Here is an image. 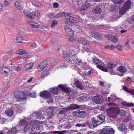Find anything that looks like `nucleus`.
<instances>
[{
    "instance_id": "1",
    "label": "nucleus",
    "mask_w": 134,
    "mask_h": 134,
    "mask_svg": "<svg viewBox=\"0 0 134 134\" xmlns=\"http://www.w3.org/2000/svg\"><path fill=\"white\" fill-rule=\"evenodd\" d=\"M26 121L24 119H22L20 121V124L24 126V130L25 133L28 132L30 134H35V131H34L33 127L34 125L32 124V122H30L26 123Z\"/></svg>"
},
{
    "instance_id": "2",
    "label": "nucleus",
    "mask_w": 134,
    "mask_h": 134,
    "mask_svg": "<svg viewBox=\"0 0 134 134\" xmlns=\"http://www.w3.org/2000/svg\"><path fill=\"white\" fill-rule=\"evenodd\" d=\"M40 95L41 97L48 100L47 102L48 104L53 103V98L51 96L50 93L48 91H45L41 92L40 93Z\"/></svg>"
},
{
    "instance_id": "3",
    "label": "nucleus",
    "mask_w": 134,
    "mask_h": 134,
    "mask_svg": "<svg viewBox=\"0 0 134 134\" xmlns=\"http://www.w3.org/2000/svg\"><path fill=\"white\" fill-rule=\"evenodd\" d=\"M93 60L94 63L96 65L97 68L100 69L101 70L107 72L108 69L104 67V63L99 59L95 58L93 59Z\"/></svg>"
},
{
    "instance_id": "4",
    "label": "nucleus",
    "mask_w": 134,
    "mask_h": 134,
    "mask_svg": "<svg viewBox=\"0 0 134 134\" xmlns=\"http://www.w3.org/2000/svg\"><path fill=\"white\" fill-rule=\"evenodd\" d=\"M108 115L110 118H114L116 117L117 115V109L112 107L109 109L107 110Z\"/></svg>"
},
{
    "instance_id": "5",
    "label": "nucleus",
    "mask_w": 134,
    "mask_h": 134,
    "mask_svg": "<svg viewBox=\"0 0 134 134\" xmlns=\"http://www.w3.org/2000/svg\"><path fill=\"white\" fill-rule=\"evenodd\" d=\"M17 54H19V57L21 58H24L23 60L25 61L28 59L27 57L29 55V54L26 51L22 49L19 50L16 52Z\"/></svg>"
},
{
    "instance_id": "6",
    "label": "nucleus",
    "mask_w": 134,
    "mask_h": 134,
    "mask_svg": "<svg viewBox=\"0 0 134 134\" xmlns=\"http://www.w3.org/2000/svg\"><path fill=\"white\" fill-rule=\"evenodd\" d=\"M98 117V119L96 120L95 118L93 117L92 118L91 120L92 122L96 123L97 125H99L105 120V117L104 115L102 114L99 115Z\"/></svg>"
},
{
    "instance_id": "7",
    "label": "nucleus",
    "mask_w": 134,
    "mask_h": 134,
    "mask_svg": "<svg viewBox=\"0 0 134 134\" xmlns=\"http://www.w3.org/2000/svg\"><path fill=\"white\" fill-rule=\"evenodd\" d=\"M69 22L68 21L66 22L65 23L64 29L66 34L71 36L74 35V32L70 28L67 27L68 26Z\"/></svg>"
},
{
    "instance_id": "8",
    "label": "nucleus",
    "mask_w": 134,
    "mask_h": 134,
    "mask_svg": "<svg viewBox=\"0 0 134 134\" xmlns=\"http://www.w3.org/2000/svg\"><path fill=\"white\" fill-rule=\"evenodd\" d=\"M93 101L97 104H100L104 102V99L101 96H94L92 98Z\"/></svg>"
},
{
    "instance_id": "9",
    "label": "nucleus",
    "mask_w": 134,
    "mask_h": 134,
    "mask_svg": "<svg viewBox=\"0 0 134 134\" xmlns=\"http://www.w3.org/2000/svg\"><path fill=\"white\" fill-rule=\"evenodd\" d=\"M108 68L109 70L111 72L113 73V74L115 73V72L114 71L115 70L116 64L112 63H108L105 66Z\"/></svg>"
},
{
    "instance_id": "10",
    "label": "nucleus",
    "mask_w": 134,
    "mask_h": 134,
    "mask_svg": "<svg viewBox=\"0 0 134 134\" xmlns=\"http://www.w3.org/2000/svg\"><path fill=\"white\" fill-rule=\"evenodd\" d=\"M114 132V130L112 129H104L100 132V134H113Z\"/></svg>"
},
{
    "instance_id": "11",
    "label": "nucleus",
    "mask_w": 134,
    "mask_h": 134,
    "mask_svg": "<svg viewBox=\"0 0 134 134\" xmlns=\"http://www.w3.org/2000/svg\"><path fill=\"white\" fill-rule=\"evenodd\" d=\"M48 62L46 60H44L42 61L37 67L38 71H41L44 69L47 65Z\"/></svg>"
},
{
    "instance_id": "12",
    "label": "nucleus",
    "mask_w": 134,
    "mask_h": 134,
    "mask_svg": "<svg viewBox=\"0 0 134 134\" xmlns=\"http://www.w3.org/2000/svg\"><path fill=\"white\" fill-rule=\"evenodd\" d=\"M23 13L24 15L28 18L31 19H33L34 18L35 15L33 13L30 12L29 11L25 10L23 11Z\"/></svg>"
},
{
    "instance_id": "13",
    "label": "nucleus",
    "mask_w": 134,
    "mask_h": 134,
    "mask_svg": "<svg viewBox=\"0 0 134 134\" xmlns=\"http://www.w3.org/2000/svg\"><path fill=\"white\" fill-rule=\"evenodd\" d=\"M90 34L92 37L97 39H98L101 37V35L96 31H91L90 32Z\"/></svg>"
},
{
    "instance_id": "14",
    "label": "nucleus",
    "mask_w": 134,
    "mask_h": 134,
    "mask_svg": "<svg viewBox=\"0 0 134 134\" xmlns=\"http://www.w3.org/2000/svg\"><path fill=\"white\" fill-rule=\"evenodd\" d=\"M48 110L47 115V119L51 118L52 116L53 115V113L54 112V109L52 107H49Z\"/></svg>"
},
{
    "instance_id": "15",
    "label": "nucleus",
    "mask_w": 134,
    "mask_h": 134,
    "mask_svg": "<svg viewBox=\"0 0 134 134\" xmlns=\"http://www.w3.org/2000/svg\"><path fill=\"white\" fill-rule=\"evenodd\" d=\"M19 93H14L13 94V96L16 98H18L20 100H23L25 99L26 98V96L25 95H22L21 96L19 95Z\"/></svg>"
},
{
    "instance_id": "16",
    "label": "nucleus",
    "mask_w": 134,
    "mask_h": 134,
    "mask_svg": "<svg viewBox=\"0 0 134 134\" xmlns=\"http://www.w3.org/2000/svg\"><path fill=\"white\" fill-rule=\"evenodd\" d=\"M78 42L83 45L87 44L89 43L90 42L89 41L83 38H81L78 40Z\"/></svg>"
},
{
    "instance_id": "17",
    "label": "nucleus",
    "mask_w": 134,
    "mask_h": 134,
    "mask_svg": "<svg viewBox=\"0 0 134 134\" xmlns=\"http://www.w3.org/2000/svg\"><path fill=\"white\" fill-rule=\"evenodd\" d=\"M34 66V64L32 62L29 63L25 65L23 67V69L26 70L28 69H31Z\"/></svg>"
},
{
    "instance_id": "18",
    "label": "nucleus",
    "mask_w": 134,
    "mask_h": 134,
    "mask_svg": "<svg viewBox=\"0 0 134 134\" xmlns=\"http://www.w3.org/2000/svg\"><path fill=\"white\" fill-rule=\"evenodd\" d=\"M18 131L15 127L10 129L7 131V134H15L17 133Z\"/></svg>"
},
{
    "instance_id": "19",
    "label": "nucleus",
    "mask_w": 134,
    "mask_h": 134,
    "mask_svg": "<svg viewBox=\"0 0 134 134\" xmlns=\"http://www.w3.org/2000/svg\"><path fill=\"white\" fill-rule=\"evenodd\" d=\"M72 58L74 62L77 64H81V60L78 59L76 55H73Z\"/></svg>"
},
{
    "instance_id": "20",
    "label": "nucleus",
    "mask_w": 134,
    "mask_h": 134,
    "mask_svg": "<svg viewBox=\"0 0 134 134\" xmlns=\"http://www.w3.org/2000/svg\"><path fill=\"white\" fill-rule=\"evenodd\" d=\"M70 15H66L65 16V19L70 22H71L72 23H74L76 21L75 19L73 17H72L71 16H70Z\"/></svg>"
},
{
    "instance_id": "21",
    "label": "nucleus",
    "mask_w": 134,
    "mask_h": 134,
    "mask_svg": "<svg viewBox=\"0 0 134 134\" xmlns=\"http://www.w3.org/2000/svg\"><path fill=\"white\" fill-rule=\"evenodd\" d=\"M71 14L70 13H67L65 12H60L57 14L55 16V18H57L62 17L63 15H65V16L66 15H70Z\"/></svg>"
},
{
    "instance_id": "22",
    "label": "nucleus",
    "mask_w": 134,
    "mask_h": 134,
    "mask_svg": "<svg viewBox=\"0 0 134 134\" xmlns=\"http://www.w3.org/2000/svg\"><path fill=\"white\" fill-rule=\"evenodd\" d=\"M59 88L58 87H53L50 88V91L53 94H57L59 90Z\"/></svg>"
},
{
    "instance_id": "23",
    "label": "nucleus",
    "mask_w": 134,
    "mask_h": 134,
    "mask_svg": "<svg viewBox=\"0 0 134 134\" xmlns=\"http://www.w3.org/2000/svg\"><path fill=\"white\" fill-rule=\"evenodd\" d=\"M14 113L13 110L12 108L7 109L5 111V114L7 116L11 117L12 116Z\"/></svg>"
},
{
    "instance_id": "24",
    "label": "nucleus",
    "mask_w": 134,
    "mask_h": 134,
    "mask_svg": "<svg viewBox=\"0 0 134 134\" xmlns=\"http://www.w3.org/2000/svg\"><path fill=\"white\" fill-rule=\"evenodd\" d=\"M131 2L130 0H128L125 2L123 6L127 10L130 7Z\"/></svg>"
},
{
    "instance_id": "25",
    "label": "nucleus",
    "mask_w": 134,
    "mask_h": 134,
    "mask_svg": "<svg viewBox=\"0 0 134 134\" xmlns=\"http://www.w3.org/2000/svg\"><path fill=\"white\" fill-rule=\"evenodd\" d=\"M58 86L62 90L64 91L67 93H70L71 92V90L69 89L65 88L64 86L62 85H58Z\"/></svg>"
},
{
    "instance_id": "26",
    "label": "nucleus",
    "mask_w": 134,
    "mask_h": 134,
    "mask_svg": "<svg viewBox=\"0 0 134 134\" xmlns=\"http://www.w3.org/2000/svg\"><path fill=\"white\" fill-rule=\"evenodd\" d=\"M102 10V9L99 7H96L94 8L92 10L93 12L95 14H99L100 13Z\"/></svg>"
},
{
    "instance_id": "27",
    "label": "nucleus",
    "mask_w": 134,
    "mask_h": 134,
    "mask_svg": "<svg viewBox=\"0 0 134 134\" xmlns=\"http://www.w3.org/2000/svg\"><path fill=\"white\" fill-rule=\"evenodd\" d=\"M91 122H88L87 123L88 125L90 128H94L96 127L98 125H97L96 123H95L94 122H92V121Z\"/></svg>"
},
{
    "instance_id": "28",
    "label": "nucleus",
    "mask_w": 134,
    "mask_h": 134,
    "mask_svg": "<svg viewBox=\"0 0 134 134\" xmlns=\"http://www.w3.org/2000/svg\"><path fill=\"white\" fill-rule=\"evenodd\" d=\"M117 69L122 72H125L126 71V69L124 66H120Z\"/></svg>"
},
{
    "instance_id": "29",
    "label": "nucleus",
    "mask_w": 134,
    "mask_h": 134,
    "mask_svg": "<svg viewBox=\"0 0 134 134\" xmlns=\"http://www.w3.org/2000/svg\"><path fill=\"white\" fill-rule=\"evenodd\" d=\"M76 86L79 89L83 90L84 87L82 84H81L78 81H75V82Z\"/></svg>"
},
{
    "instance_id": "30",
    "label": "nucleus",
    "mask_w": 134,
    "mask_h": 134,
    "mask_svg": "<svg viewBox=\"0 0 134 134\" xmlns=\"http://www.w3.org/2000/svg\"><path fill=\"white\" fill-rule=\"evenodd\" d=\"M77 100L78 102H82L86 101L87 99L86 96H82L77 98Z\"/></svg>"
},
{
    "instance_id": "31",
    "label": "nucleus",
    "mask_w": 134,
    "mask_h": 134,
    "mask_svg": "<svg viewBox=\"0 0 134 134\" xmlns=\"http://www.w3.org/2000/svg\"><path fill=\"white\" fill-rule=\"evenodd\" d=\"M29 24L34 28H36L40 26L39 24L34 22H29Z\"/></svg>"
},
{
    "instance_id": "32",
    "label": "nucleus",
    "mask_w": 134,
    "mask_h": 134,
    "mask_svg": "<svg viewBox=\"0 0 134 134\" xmlns=\"http://www.w3.org/2000/svg\"><path fill=\"white\" fill-rule=\"evenodd\" d=\"M53 133L57 134H68L69 132L68 131L63 130L62 131H54Z\"/></svg>"
},
{
    "instance_id": "33",
    "label": "nucleus",
    "mask_w": 134,
    "mask_h": 134,
    "mask_svg": "<svg viewBox=\"0 0 134 134\" xmlns=\"http://www.w3.org/2000/svg\"><path fill=\"white\" fill-rule=\"evenodd\" d=\"M127 10L125 9L124 7L121 8L119 11V13L120 15H122L124 14Z\"/></svg>"
},
{
    "instance_id": "34",
    "label": "nucleus",
    "mask_w": 134,
    "mask_h": 134,
    "mask_svg": "<svg viewBox=\"0 0 134 134\" xmlns=\"http://www.w3.org/2000/svg\"><path fill=\"white\" fill-rule=\"evenodd\" d=\"M77 113L78 114H79L81 118L85 117L86 115V112L85 111H81L79 112H77Z\"/></svg>"
},
{
    "instance_id": "35",
    "label": "nucleus",
    "mask_w": 134,
    "mask_h": 134,
    "mask_svg": "<svg viewBox=\"0 0 134 134\" xmlns=\"http://www.w3.org/2000/svg\"><path fill=\"white\" fill-rule=\"evenodd\" d=\"M12 73V71L9 68L5 67L4 74H6L9 75L11 74Z\"/></svg>"
},
{
    "instance_id": "36",
    "label": "nucleus",
    "mask_w": 134,
    "mask_h": 134,
    "mask_svg": "<svg viewBox=\"0 0 134 134\" xmlns=\"http://www.w3.org/2000/svg\"><path fill=\"white\" fill-rule=\"evenodd\" d=\"M111 42L116 43L118 41V39L114 36H111L109 40Z\"/></svg>"
},
{
    "instance_id": "37",
    "label": "nucleus",
    "mask_w": 134,
    "mask_h": 134,
    "mask_svg": "<svg viewBox=\"0 0 134 134\" xmlns=\"http://www.w3.org/2000/svg\"><path fill=\"white\" fill-rule=\"evenodd\" d=\"M69 110L74 109L76 108H79L80 107V106L77 105L75 104H71L68 107Z\"/></svg>"
},
{
    "instance_id": "38",
    "label": "nucleus",
    "mask_w": 134,
    "mask_h": 134,
    "mask_svg": "<svg viewBox=\"0 0 134 134\" xmlns=\"http://www.w3.org/2000/svg\"><path fill=\"white\" fill-rule=\"evenodd\" d=\"M119 130L121 131H123L127 129V128L124 124H121L119 127H118Z\"/></svg>"
},
{
    "instance_id": "39",
    "label": "nucleus",
    "mask_w": 134,
    "mask_h": 134,
    "mask_svg": "<svg viewBox=\"0 0 134 134\" xmlns=\"http://www.w3.org/2000/svg\"><path fill=\"white\" fill-rule=\"evenodd\" d=\"M69 109L68 107L66 108L62 109L60 111L59 113L60 114H63L66 112L68 111H69Z\"/></svg>"
},
{
    "instance_id": "40",
    "label": "nucleus",
    "mask_w": 134,
    "mask_h": 134,
    "mask_svg": "<svg viewBox=\"0 0 134 134\" xmlns=\"http://www.w3.org/2000/svg\"><path fill=\"white\" fill-rule=\"evenodd\" d=\"M65 60L69 62H72V59L69 55H65V54H63Z\"/></svg>"
},
{
    "instance_id": "41",
    "label": "nucleus",
    "mask_w": 134,
    "mask_h": 134,
    "mask_svg": "<svg viewBox=\"0 0 134 134\" xmlns=\"http://www.w3.org/2000/svg\"><path fill=\"white\" fill-rule=\"evenodd\" d=\"M32 4L35 6L38 7H41L42 6V4L38 2H35L32 3Z\"/></svg>"
},
{
    "instance_id": "42",
    "label": "nucleus",
    "mask_w": 134,
    "mask_h": 134,
    "mask_svg": "<svg viewBox=\"0 0 134 134\" xmlns=\"http://www.w3.org/2000/svg\"><path fill=\"white\" fill-rule=\"evenodd\" d=\"M14 4L15 7L18 9L20 10H21L22 9L18 1L15 2Z\"/></svg>"
},
{
    "instance_id": "43",
    "label": "nucleus",
    "mask_w": 134,
    "mask_h": 134,
    "mask_svg": "<svg viewBox=\"0 0 134 134\" xmlns=\"http://www.w3.org/2000/svg\"><path fill=\"white\" fill-rule=\"evenodd\" d=\"M90 5L89 4L86 3L85 4L83 5L82 7L80 9L81 10H86L89 7Z\"/></svg>"
},
{
    "instance_id": "44",
    "label": "nucleus",
    "mask_w": 134,
    "mask_h": 134,
    "mask_svg": "<svg viewBox=\"0 0 134 134\" xmlns=\"http://www.w3.org/2000/svg\"><path fill=\"white\" fill-rule=\"evenodd\" d=\"M16 40L19 43L21 42L23 40L22 36H19L16 37Z\"/></svg>"
},
{
    "instance_id": "45",
    "label": "nucleus",
    "mask_w": 134,
    "mask_h": 134,
    "mask_svg": "<svg viewBox=\"0 0 134 134\" xmlns=\"http://www.w3.org/2000/svg\"><path fill=\"white\" fill-rule=\"evenodd\" d=\"M48 71L47 70H46L44 71L42 73L41 76L42 77H46L47 75H48L49 74Z\"/></svg>"
},
{
    "instance_id": "46",
    "label": "nucleus",
    "mask_w": 134,
    "mask_h": 134,
    "mask_svg": "<svg viewBox=\"0 0 134 134\" xmlns=\"http://www.w3.org/2000/svg\"><path fill=\"white\" fill-rule=\"evenodd\" d=\"M112 1L114 3L119 4L122 3V0H112Z\"/></svg>"
},
{
    "instance_id": "47",
    "label": "nucleus",
    "mask_w": 134,
    "mask_h": 134,
    "mask_svg": "<svg viewBox=\"0 0 134 134\" xmlns=\"http://www.w3.org/2000/svg\"><path fill=\"white\" fill-rule=\"evenodd\" d=\"M36 118L38 119H41L43 117L42 115L40 113H37L36 114Z\"/></svg>"
},
{
    "instance_id": "48",
    "label": "nucleus",
    "mask_w": 134,
    "mask_h": 134,
    "mask_svg": "<svg viewBox=\"0 0 134 134\" xmlns=\"http://www.w3.org/2000/svg\"><path fill=\"white\" fill-rule=\"evenodd\" d=\"M116 48L119 50L121 51L124 48V46L120 45H118L116 46Z\"/></svg>"
},
{
    "instance_id": "49",
    "label": "nucleus",
    "mask_w": 134,
    "mask_h": 134,
    "mask_svg": "<svg viewBox=\"0 0 134 134\" xmlns=\"http://www.w3.org/2000/svg\"><path fill=\"white\" fill-rule=\"evenodd\" d=\"M57 21L55 20H54L52 21L51 24V26L52 27H54L55 26L57 25Z\"/></svg>"
},
{
    "instance_id": "50",
    "label": "nucleus",
    "mask_w": 134,
    "mask_h": 134,
    "mask_svg": "<svg viewBox=\"0 0 134 134\" xmlns=\"http://www.w3.org/2000/svg\"><path fill=\"white\" fill-rule=\"evenodd\" d=\"M5 69V67L4 66L0 68V73L1 74H4Z\"/></svg>"
},
{
    "instance_id": "51",
    "label": "nucleus",
    "mask_w": 134,
    "mask_h": 134,
    "mask_svg": "<svg viewBox=\"0 0 134 134\" xmlns=\"http://www.w3.org/2000/svg\"><path fill=\"white\" fill-rule=\"evenodd\" d=\"M112 35H110L109 34H106L104 35V37L108 38V40H110V37Z\"/></svg>"
},
{
    "instance_id": "52",
    "label": "nucleus",
    "mask_w": 134,
    "mask_h": 134,
    "mask_svg": "<svg viewBox=\"0 0 134 134\" xmlns=\"http://www.w3.org/2000/svg\"><path fill=\"white\" fill-rule=\"evenodd\" d=\"M30 97L34 98H35L36 96V94L34 92L30 93Z\"/></svg>"
},
{
    "instance_id": "53",
    "label": "nucleus",
    "mask_w": 134,
    "mask_h": 134,
    "mask_svg": "<svg viewBox=\"0 0 134 134\" xmlns=\"http://www.w3.org/2000/svg\"><path fill=\"white\" fill-rule=\"evenodd\" d=\"M122 89L125 91H126V92H127L129 93V91H130L129 90H127V87L124 86H122Z\"/></svg>"
},
{
    "instance_id": "54",
    "label": "nucleus",
    "mask_w": 134,
    "mask_h": 134,
    "mask_svg": "<svg viewBox=\"0 0 134 134\" xmlns=\"http://www.w3.org/2000/svg\"><path fill=\"white\" fill-rule=\"evenodd\" d=\"M34 15L37 17L40 16V12L38 11L35 12L34 13Z\"/></svg>"
},
{
    "instance_id": "55",
    "label": "nucleus",
    "mask_w": 134,
    "mask_h": 134,
    "mask_svg": "<svg viewBox=\"0 0 134 134\" xmlns=\"http://www.w3.org/2000/svg\"><path fill=\"white\" fill-rule=\"evenodd\" d=\"M129 120V119L128 117H126L124 118L123 121L124 122H127Z\"/></svg>"
},
{
    "instance_id": "56",
    "label": "nucleus",
    "mask_w": 134,
    "mask_h": 134,
    "mask_svg": "<svg viewBox=\"0 0 134 134\" xmlns=\"http://www.w3.org/2000/svg\"><path fill=\"white\" fill-rule=\"evenodd\" d=\"M53 6L55 8H57L58 6L59 5L58 3H55L53 4Z\"/></svg>"
},
{
    "instance_id": "57",
    "label": "nucleus",
    "mask_w": 134,
    "mask_h": 134,
    "mask_svg": "<svg viewBox=\"0 0 134 134\" xmlns=\"http://www.w3.org/2000/svg\"><path fill=\"white\" fill-rule=\"evenodd\" d=\"M9 3L7 0H5L4 2V4L5 5H8Z\"/></svg>"
},
{
    "instance_id": "58",
    "label": "nucleus",
    "mask_w": 134,
    "mask_h": 134,
    "mask_svg": "<svg viewBox=\"0 0 134 134\" xmlns=\"http://www.w3.org/2000/svg\"><path fill=\"white\" fill-rule=\"evenodd\" d=\"M111 100H115L116 99V97L115 95H111Z\"/></svg>"
},
{
    "instance_id": "59",
    "label": "nucleus",
    "mask_w": 134,
    "mask_h": 134,
    "mask_svg": "<svg viewBox=\"0 0 134 134\" xmlns=\"http://www.w3.org/2000/svg\"><path fill=\"white\" fill-rule=\"evenodd\" d=\"M93 71L92 70H89L88 71L87 73H86V75H89L90 74H91V73H93Z\"/></svg>"
},
{
    "instance_id": "60",
    "label": "nucleus",
    "mask_w": 134,
    "mask_h": 134,
    "mask_svg": "<svg viewBox=\"0 0 134 134\" xmlns=\"http://www.w3.org/2000/svg\"><path fill=\"white\" fill-rule=\"evenodd\" d=\"M129 92V93H130L134 95V89L130 90Z\"/></svg>"
},
{
    "instance_id": "61",
    "label": "nucleus",
    "mask_w": 134,
    "mask_h": 134,
    "mask_svg": "<svg viewBox=\"0 0 134 134\" xmlns=\"http://www.w3.org/2000/svg\"><path fill=\"white\" fill-rule=\"evenodd\" d=\"M49 17L51 18H53L55 17L54 16H53V13H50L49 14Z\"/></svg>"
},
{
    "instance_id": "62",
    "label": "nucleus",
    "mask_w": 134,
    "mask_h": 134,
    "mask_svg": "<svg viewBox=\"0 0 134 134\" xmlns=\"http://www.w3.org/2000/svg\"><path fill=\"white\" fill-rule=\"evenodd\" d=\"M17 64V62H13L11 63V65H15Z\"/></svg>"
},
{
    "instance_id": "63",
    "label": "nucleus",
    "mask_w": 134,
    "mask_h": 134,
    "mask_svg": "<svg viewBox=\"0 0 134 134\" xmlns=\"http://www.w3.org/2000/svg\"><path fill=\"white\" fill-rule=\"evenodd\" d=\"M110 46L108 45H107L105 46V49H110Z\"/></svg>"
},
{
    "instance_id": "64",
    "label": "nucleus",
    "mask_w": 134,
    "mask_h": 134,
    "mask_svg": "<svg viewBox=\"0 0 134 134\" xmlns=\"http://www.w3.org/2000/svg\"><path fill=\"white\" fill-rule=\"evenodd\" d=\"M100 85L101 86H104V83L102 81H100Z\"/></svg>"
}]
</instances>
